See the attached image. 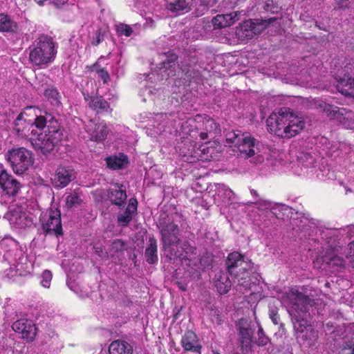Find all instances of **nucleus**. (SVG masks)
<instances>
[{
  "label": "nucleus",
  "instance_id": "obj_1",
  "mask_svg": "<svg viewBox=\"0 0 354 354\" xmlns=\"http://www.w3.org/2000/svg\"><path fill=\"white\" fill-rule=\"evenodd\" d=\"M37 129L31 130L29 140L33 148L44 154L50 153L62 139L63 133L58 122L50 115L37 116L35 120Z\"/></svg>",
  "mask_w": 354,
  "mask_h": 354
},
{
  "label": "nucleus",
  "instance_id": "obj_2",
  "mask_svg": "<svg viewBox=\"0 0 354 354\" xmlns=\"http://www.w3.org/2000/svg\"><path fill=\"white\" fill-rule=\"evenodd\" d=\"M158 228L164 253L170 260L188 258L190 254L195 253L194 247L180 239V230L174 221H160Z\"/></svg>",
  "mask_w": 354,
  "mask_h": 354
},
{
  "label": "nucleus",
  "instance_id": "obj_3",
  "mask_svg": "<svg viewBox=\"0 0 354 354\" xmlns=\"http://www.w3.org/2000/svg\"><path fill=\"white\" fill-rule=\"evenodd\" d=\"M268 131L281 138H292L299 133L305 127L301 115L292 112L289 108H281L272 113L267 119Z\"/></svg>",
  "mask_w": 354,
  "mask_h": 354
},
{
  "label": "nucleus",
  "instance_id": "obj_4",
  "mask_svg": "<svg viewBox=\"0 0 354 354\" xmlns=\"http://www.w3.org/2000/svg\"><path fill=\"white\" fill-rule=\"evenodd\" d=\"M57 49L53 39L41 35L33 44V48L29 53V60L35 66L46 65L55 59Z\"/></svg>",
  "mask_w": 354,
  "mask_h": 354
},
{
  "label": "nucleus",
  "instance_id": "obj_5",
  "mask_svg": "<svg viewBox=\"0 0 354 354\" xmlns=\"http://www.w3.org/2000/svg\"><path fill=\"white\" fill-rule=\"evenodd\" d=\"M226 265L229 274L237 279L239 286L247 288L250 285L248 271L250 268V264L244 260L240 253H230L227 257Z\"/></svg>",
  "mask_w": 354,
  "mask_h": 354
},
{
  "label": "nucleus",
  "instance_id": "obj_6",
  "mask_svg": "<svg viewBox=\"0 0 354 354\" xmlns=\"http://www.w3.org/2000/svg\"><path fill=\"white\" fill-rule=\"evenodd\" d=\"M315 106L327 116L336 120L344 127L354 129V111L335 106L321 100H315Z\"/></svg>",
  "mask_w": 354,
  "mask_h": 354
},
{
  "label": "nucleus",
  "instance_id": "obj_7",
  "mask_svg": "<svg viewBox=\"0 0 354 354\" xmlns=\"http://www.w3.org/2000/svg\"><path fill=\"white\" fill-rule=\"evenodd\" d=\"M263 145L254 138L245 134L237 149L239 156L249 160L254 165H261L264 162V156L261 153Z\"/></svg>",
  "mask_w": 354,
  "mask_h": 354
},
{
  "label": "nucleus",
  "instance_id": "obj_8",
  "mask_svg": "<svg viewBox=\"0 0 354 354\" xmlns=\"http://www.w3.org/2000/svg\"><path fill=\"white\" fill-rule=\"evenodd\" d=\"M6 157L13 171L17 174H23L33 163L32 153L24 147L9 150Z\"/></svg>",
  "mask_w": 354,
  "mask_h": 354
},
{
  "label": "nucleus",
  "instance_id": "obj_9",
  "mask_svg": "<svg viewBox=\"0 0 354 354\" xmlns=\"http://www.w3.org/2000/svg\"><path fill=\"white\" fill-rule=\"evenodd\" d=\"M311 303L312 300L308 296H305L302 293L297 295L296 302L293 304L295 310L298 313V315H295V321L293 322L297 337L311 328L306 319L300 315V313L306 314L308 306H312Z\"/></svg>",
  "mask_w": 354,
  "mask_h": 354
},
{
  "label": "nucleus",
  "instance_id": "obj_10",
  "mask_svg": "<svg viewBox=\"0 0 354 354\" xmlns=\"http://www.w3.org/2000/svg\"><path fill=\"white\" fill-rule=\"evenodd\" d=\"M42 230L46 234L57 236L62 234L61 213L58 209H48L41 215Z\"/></svg>",
  "mask_w": 354,
  "mask_h": 354
},
{
  "label": "nucleus",
  "instance_id": "obj_11",
  "mask_svg": "<svg viewBox=\"0 0 354 354\" xmlns=\"http://www.w3.org/2000/svg\"><path fill=\"white\" fill-rule=\"evenodd\" d=\"M238 331L239 342L243 353L252 351L253 335L254 330L251 327L250 322L246 319H240L236 324Z\"/></svg>",
  "mask_w": 354,
  "mask_h": 354
},
{
  "label": "nucleus",
  "instance_id": "obj_12",
  "mask_svg": "<svg viewBox=\"0 0 354 354\" xmlns=\"http://www.w3.org/2000/svg\"><path fill=\"white\" fill-rule=\"evenodd\" d=\"M344 72V77L338 82L337 88L342 94L354 98V61L345 66Z\"/></svg>",
  "mask_w": 354,
  "mask_h": 354
},
{
  "label": "nucleus",
  "instance_id": "obj_13",
  "mask_svg": "<svg viewBox=\"0 0 354 354\" xmlns=\"http://www.w3.org/2000/svg\"><path fill=\"white\" fill-rule=\"evenodd\" d=\"M12 329L21 333L22 338L28 342L34 340L37 335V328L32 320L27 318H21L12 323Z\"/></svg>",
  "mask_w": 354,
  "mask_h": 354
},
{
  "label": "nucleus",
  "instance_id": "obj_14",
  "mask_svg": "<svg viewBox=\"0 0 354 354\" xmlns=\"http://www.w3.org/2000/svg\"><path fill=\"white\" fill-rule=\"evenodd\" d=\"M0 187L3 193L14 197L20 190L21 185L11 174L2 170L0 171Z\"/></svg>",
  "mask_w": 354,
  "mask_h": 354
},
{
  "label": "nucleus",
  "instance_id": "obj_15",
  "mask_svg": "<svg viewBox=\"0 0 354 354\" xmlns=\"http://www.w3.org/2000/svg\"><path fill=\"white\" fill-rule=\"evenodd\" d=\"M86 132L90 139L93 141L104 140L107 136L106 124L103 122L90 120L85 125Z\"/></svg>",
  "mask_w": 354,
  "mask_h": 354
},
{
  "label": "nucleus",
  "instance_id": "obj_16",
  "mask_svg": "<svg viewBox=\"0 0 354 354\" xmlns=\"http://www.w3.org/2000/svg\"><path fill=\"white\" fill-rule=\"evenodd\" d=\"M75 178V172L70 167L60 166L57 169L53 185L56 187H65L70 182Z\"/></svg>",
  "mask_w": 354,
  "mask_h": 354
},
{
  "label": "nucleus",
  "instance_id": "obj_17",
  "mask_svg": "<svg viewBox=\"0 0 354 354\" xmlns=\"http://www.w3.org/2000/svg\"><path fill=\"white\" fill-rule=\"evenodd\" d=\"M275 20L274 18H271L269 20H259L254 21L250 20L245 21L243 28L245 32V36L252 37L253 35H259L263 31L269 24Z\"/></svg>",
  "mask_w": 354,
  "mask_h": 354
},
{
  "label": "nucleus",
  "instance_id": "obj_18",
  "mask_svg": "<svg viewBox=\"0 0 354 354\" xmlns=\"http://www.w3.org/2000/svg\"><path fill=\"white\" fill-rule=\"evenodd\" d=\"M24 113L19 114L14 121L13 130L17 136L25 138L30 136H31V130L33 129V124L30 121H27L24 118Z\"/></svg>",
  "mask_w": 354,
  "mask_h": 354
},
{
  "label": "nucleus",
  "instance_id": "obj_19",
  "mask_svg": "<svg viewBox=\"0 0 354 354\" xmlns=\"http://www.w3.org/2000/svg\"><path fill=\"white\" fill-rule=\"evenodd\" d=\"M8 219L10 224L18 229H24L30 227L32 222L30 218H28L25 212H22L17 209H14L10 212L8 215Z\"/></svg>",
  "mask_w": 354,
  "mask_h": 354
},
{
  "label": "nucleus",
  "instance_id": "obj_20",
  "mask_svg": "<svg viewBox=\"0 0 354 354\" xmlns=\"http://www.w3.org/2000/svg\"><path fill=\"white\" fill-rule=\"evenodd\" d=\"M238 15V12L225 15H217L212 19V22L215 28H223L234 24L239 19Z\"/></svg>",
  "mask_w": 354,
  "mask_h": 354
},
{
  "label": "nucleus",
  "instance_id": "obj_21",
  "mask_svg": "<svg viewBox=\"0 0 354 354\" xmlns=\"http://www.w3.org/2000/svg\"><path fill=\"white\" fill-rule=\"evenodd\" d=\"M181 345L185 351L200 352L201 346L198 344L196 335L191 330L186 332L182 337Z\"/></svg>",
  "mask_w": 354,
  "mask_h": 354
},
{
  "label": "nucleus",
  "instance_id": "obj_22",
  "mask_svg": "<svg viewBox=\"0 0 354 354\" xmlns=\"http://www.w3.org/2000/svg\"><path fill=\"white\" fill-rule=\"evenodd\" d=\"M166 8L176 15L188 12L190 10L188 0H169L167 2Z\"/></svg>",
  "mask_w": 354,
  "mask_h": 354
},
{
  "label": "nucleus",
  "instance_id": "obj_23",
  "mask_svg": "<svg viewBox=\"0 0 354 354\" xmlns=\"http://www.w3.org/2000/svg\"><path fill=\"white\" fill-rule=\"evenodd\" d=\"M109 354H133L132 346L124 340L113 341L109 346Z\"/></svg>",
  "mask_w": 354,
  "mask_h": 354
},
{
  "label": "nucleus",
  "instance_id": "obj_24",
  "mask_svg": "<svg viewBox=\"0 0 354 354\" xmlns=\"http://www.w3.org/2000/svg\"><path fill=\"white\" fill-rule=\"evenodd\" d=\"M298 341L306 347L315 346L318 339V332L309 328L306 332L297 337Z\"/></svg>",
  "mask_w": 354,
  "mask_h": 354
},
{
  "label": "nucleus",
  "instance_id": "obj_25",
  "mask_svg": "<svg viewBox=\"0 0 354 354\" xmlns=\"http://www.w3.org/2000/svg\"><path fill=\"white\" fill-rule=\"evenodd\" d=\"M145 256L146 261L150 263H156L158 260V246L157 241L154 238L149 239L148 245L145 249Z\"/></svg>",
  "mask_w": 354,
  "mask_h": 354
},
{
  "label": "nucleus",
  "instance_id": "obj_26",
  "mask_svg": "<svg viewBox=\"0 0 354 354\" xmlns=\"http://www.w3.org/2000/svg\"><path fill=\"white\" fill-rule=\"evenodd\" d=\"M108 196L111 203L118 206L124 205L127 200L126 191L120 188L110 189Z\"/></svg>",
  "mask_w": 354,
  "mask_h": 354
},
{
  "label": "nucleus",
  "instance_id": "obj_27",
  "mask_svg": "<svg viewBox=\"0 0 354 354\" xmlns=\"http://www.w3.org/2000/svg\"><path fill=\"white\" fill-rule=\"evenodd\" d=\"M107 166L113 169L124 168L127 164V156L120 153L119 156H110L106 159Z\"/></svg>",
  "mask_w": 354,
  "mask_h": 354
},
{
  "label": "nucleus",
  "instance_id": "obj_28",
  "mask_svg": "<svg viewBox=\"0 0 354 354\" xmlns=\"http://www.w3.org/2000/svg\"><path fill=\"white\" fill-rule=\"evenodd\" d=\"M66 205L68 208L77 207L83 203L82 192L79 190H73L68 193L65 198Z\"/></svg>",
  "mask_w": 354,
  "mask_h": 354
},
{
  "label": "nucleus",
  "instance_id": "obj_29",
  "mask_svg": "<svg viewBox=\"0 0 354 354\" xmlns=\"http://www.w3.org/2000/svg\"><path fill=\"white\" fill-rule=\"evenodd\" d=\"M216 286L218 292L221 295L227 293L231 288L232 282L225 274H221L219 276H216Z\"/></svg>",
  "mask_w": 354,
  "mask_h": 354
},
{
  "label": "nucleus",
  "instance_id": "obj_30",
  "mask_svg": "<svg viewBox=\"0 0 354 354\" xmlns=\"http://www.w3.org/2000/svg\"><path fill=\"white\" fill-rule=\"evenodd\" d=\"M323 262L326 263L328 268L333 271L339 270L344 266V261L342 258L336 255H326L322 257Z\"/></svg>",
  "mask_w": 354,
  "mask_h": 354
},
{
  "label": "nucleus",
  "instance_id": "obj_31",
  "mask_svg": "<svg viewBox=\"0 0 354 354\" xmlns=\"http://www.w3.org/2000/svg\"><path fill=\"white\" fill-rule=\"evenodd\" d=\"M216 190L217 196L222 199L223 203H228L235 198L233 191L224 184H218Z\"/></svg>",
  "mask_w": 354,
  "mask_h": 354
},
{
  "label": "nucleus",
  "instance_id": "obj_32",
  "mask_svg": "<svg viewBox=\"0 0 354 354\" xmlns=\"http://www.w3.org/2000/svg\"><path fill=\"white\" fill-rule=\"evenodd\" d=\"M17 28L16 22L7 15H0V32H14Z\"/></svg>",
  "mask_w": 354,
  "mask_h": 354
},
{
  "label": "nucleus",
  "instance_id": "obj_33",
  "mask_svg": "<svg viewBox=\"0 0 354 354\" xmlns=\"http://www.w3.org/2000/svg\"><path fill=\"white\" fill-rule=\"evenodd\" d=\"M253 203L255 204L257 208L262 212H266L272 215H275L276 205L272 202L262 198H259Z\"/></svg>",
  "mask_w": 354,
  "mask_h": 354
},
{
  "label": "nucleus",
  "instance_id": "obj_34",
  "mask_svg": "<svg viewBox=\"0 0 354 354\" xmlns=\"http://www.w3.org/2000/svg\"><path fill=\"white\" fill-rule=\"evenodd\" d=\"M339 230L335 228L326 229L322 231L321 236L322 239H324L327 244L329 245L330 248H332L335 240L338 238Z\"/></svg>",
  "mask_w": 354,
  "mask_h": 354
},
{
  "label": "nucleus",
  "instance_id": "obj_35",
  "mask_svg": "<svg viewBox=\"0 0 354 354\" xmlns=\"http://www.w3.org/2000/svg\"><path fill=\"white\" fill-rule=\"evenodd\" d=\"M245 135V133H242L240 131H229L225 134V142L229 145H234L238 147Z\"/></svg>",
  "mask_w": 354,
  "mask_h": 354
},
{
  "label": "nucleus",
  "instance_id": "obj_36",
  "mask_svg": "<svg viewBox=\"0 0 354 354\" xmlns=\"http://www.w3.org/2000/svg\"><path fill=\"white\" fill-rule=\"evenodd\" d=\"M126 248V243L121 239H115L109 248V254L111 257H118Z\"/></svg>",
  "mask_w": 354,
  "mask_h": 354
},
{
  "label": "nucleus",
  "instance_id": "obj_37",
  "mask_svg": "<svg viewBox=\"0 0 354 354\" xmlns=\"http://www.w3.org/2000/svg\"><path fill=\"white\" fill-rule=\"evenodd\" d=\"M44 95L47 98L48 101L50 102L53 105H59L61 103L60 95L57 88L53 86L45 88L44 91Z\"/></svg>",
  "mask_w": 354,
  "mask_h": 354
},
{
  "label": "nucleus",
  "instance_id": "obj_38",
  "mask_svg": "<svg viewBox=\"0 0 354 354\" xmlns=\"http://www.w3.org/2000/svg\"><path fill=\"white\" fill-rule=\"evenodd\" d=\"M91 106L97 111H107L109 109V104L102 97L93 98Z\"/></svg>",
  "mask_w": 354,
  "mask_h": 354
},
{
  "label": "nucleus",
  "instance_id": "obj_39",
  "mask_svg": "<svg viewBox=\"0 0 354 354\" xmlns=\"http://www.w3.org/2000/svg\"><path fill=\"white\" fill-rule=\"evenodd\" d=\"M0 247L3 250L9 252L17 248V243L10 236H5L0 241Z\"/></svg>",
  "mask_w": 354,
  "mask_h": 354
},
{
  "label": "nucleus",
  "instance_id": "obj_40",
  "mask_svg": "<svg viewBox=\"0 0 354 354\" xmlns=\"http://www.w3.org/2000/svg\"><path fill=\"white\" fill-rule=\"evenodd\" d=\"M93 70L98 75V77L103 80L104 84L109 82L110 77L108 71L104 68L100 67L97 63L93 65Z\"/></svg>",
  "mask_w": 354,
  "mask_h": 354
},
{
  "label": "nucleus",
  "instance_id": "obj_41",
  "mask_svg": "<svg viewBox=\"0 0 354 354\" xmlns=\"http://www.w3.org/2000/svg\"><path fill=\"white\" fill-rule=\"evenodd\" d=\"M132 219V213L127 209L118 216V222L122 226H127Z\"/></svg>",
  "mask_w": 354,
  "mask_h": 354
},
{
  "label": "nucleus",
  "instance_id": "obj_42",
  "mask_svg": "<svg viewBox=\"0 0 354 354\" xmlns=\"http://www.w3.org/2000/svg\"><path fill=\"white\" fill-rule=\"evenodd\" d=\"M51 279H52L51 272L48 270H44L41 274V286L46 288H48L50 286Z\"/></svg>",
  "mask_w": 354,
  "mask_h": 354
},
{
  "label": "nucleus",
  "instance_id": "obj_43",
  "mask_svg": "<svg viewBox=\"0 0 354 354\" xmlns=\"http://www.w3.org/2000/svg\"><path fill=\"white\" fill-rule=\"evenodd\" d=\"M269 342V338L265 335L262 327H259L258 330V339L256 341V344L259 346H263L266 345Z\"/></svg>",
  "mask_w": 354,
  "mask_h": 354
},
{
  "label": "nucleus",
  "instance_id": "obj_44",
  "mask_svg": "<svg viewBox=\"0 0 354 354\" xmlns=\"http://www.w3.org/2000/svg\"><path fill=\"white\" fill-rule=\"evenodd\" d=\"M117 31L119 35H125L126 37L131 36L133 32V30L129 26L122 24L118 26Z\"/></svg>",
  "mask_w": 354,
  "mask_h": 354
},
{
  "label": "nucleus",
  "instance_id": "obj_45",
  "mask_svg": "<svg viewBox=\"0 0 354 354\" xmlns=\"http://www.w3.org/2000/svg\"><path fill=\"white\" fill-rule=\"evenodd\" d=\"M346 257L348 260L351 266L354 268V241L348 245Z\"/></svg>",
  "mask_w": 354,
  "mask_h": 354
},
{
  "label": "nucleus",
  "instance_id": "obj_46",
  "mask_svg": "<svg viewBox=\"0 0 354 354\" xmlns=\"http://www.w3.org/2000/svg\"><path fill=\"white\" fill-rule=\"evenodd\" d=\"M205 125V130L208 132H212L215 131L217 129V124L214 122V120L210 118H208L205 120V122H204Z\"/></svg>",
  "mask_w": 354,
  "mask_h": 354
},
{
  "label": "nucleus",
  "instance_id": "obj_47",
  "mask_svg": "<svg viewBox=\"0 0 354 354\" xmlns=\"http://www.w3.org/2000/svg\"><path fill=\"white\" fill-rule=\"evenodd\" d=\"M104 39V33L102 32V29L100 28L97 30L95 34V37L93 38L91 44L94 46H97L100 44Z\"/></svg>",
  "mask_w": 354,
  "mask_h": 354
},
{
  "label": "nucleus",
  "instance_id": "obj_48",
  "mask_svg": "<svg viewBox=\"0 0 354 354\" xmlns=\"http://www.w3.org/2000/svg\"><path fill=\"white\" fill-rule=\"evenodd\" d=\"M349 0H335V8L338 9H346L348 7Z\"/></svg>",
  "mask_w": 354,
  "mask_h": 354
},
{
  "label": "nucleus",
  "instance_id": "obj_49",
  "mask_svg": "<svg viewBox=\"0 0 354 354\" xmlns=\"http://www.w3.org/2000/svg\"><path fill=\"white\" fill-rule=\"evenodd\" d=\"M127 211L130 212L131 213H134L137 210V201L136 199H130L128 206L126 209Z\"/></svg>",
  "mask_w": 354,
  "mask_h": 354
},
{
  "label": "nucleus",
  "instance_id": "obj_50",
  "mask_svg": "<svg viewBox=\"0 0 354 354\" xmlns=\"http://www.w3.org/2000/svg\"><path fill=\"white\" fill-rule=\"evenodd\" d=\"M341 230L346 232L350 239L354 238V225L347 226L345 229H342Z\"/></svg>",
  "mask_w": 354,
  "mask_h": 354
},
{
  "label": "nucleus",
  "instance_id": "obj_51",
  "mask_svg": "<svg viewBox=\"0 0 354 354\" xmlns=\"http://www.w3.org/2000/svg\"><path fill=\"white\" fill-rule=\"evenodd\" d=\"M270 317L274 324H277L279 323V317L277 315V313H276L273 310H272L270 313Z\"/></svg>",
  "mask_w": 354,
  "mask_h": 354
},
{
  "label": "nucleus",
  "instance_id": "obj_52",
  "mask_svg": "<svg viewBox=\"0 0 354 354\" xmlns=\"http://www.w3.org/2000/svg\"><path fill=\"white\" fill-rule=\"evenodd\" d=\"M96 253L102 258H107L109 255V251L106 252H103V250L101 248H96Z\"/></svg>",
  "mask_w": 354,
  "mask_h": 354
},
{
  "label": "nucleus",
  "instance_id": "obj_53",
  "mask_svg": "<svg viewBox=\"0 0 354 354\" xmlns=\"http://www.w3.org/2000/svg\"><path fill=\"white\" fill-rule=\"evenodd\" d=\"M201 5L205 6H211L216 3V0H199Z\"/></svg>",
  "mask_w": 354,
  "mask_h": 354
},
{
  "label": "nucleus",
  "instance_id": "obj_54",
  "mask_svg": "<svg viewBox=\"0 0 354 354\" xmlns=\"http://www.w3.org/2000/svg\"><path fill=\"white\" fill-rule=\"evenodd\" d=\"M343 354H354V344L349 348H345Z\"/></svg>",
  "mask_w": 354,
  "mask_h": 354
},
{
  "label": "nucleus",
  "instance_id": "obj_55",
  "mask_svg": "<svg viewBox=\"0 0 354 354\" xmlns=\"http://www.w3.org/2000/svg\"><path fill=\"white\" fill-rule=\"evenodd\" d=\"M66 2V0H55L53 3L56 6V7H59L64 5Z\"/></svg>",
  "mask_w": 354,
  "mask_h": 354
},
{
  "label": "nucleus",
  "instance_id": "obj_56",
  "mask_svg": "<svg viewBox=\"0 0 354 354\" xmlns=\"http://www.w3.org/2000/svg\"><path fill=\"white\" fill-rule=\"evenodd\" d=\"M199 136L201 139L204 140L208 138V131L201 132Z\"/></svg>",
  "mask_w": 354,
  "mask_h": 354
},
{
  "label": "nucleus",
  "instance_id": "obj_57",
  "mask_svg": "<svg viewBox=\"0 0 354 354\" xmlns=\"http://www.w3.org/2000/svg\"><path fill=\"white\" fill-rule=\"evenodd\" d=\"M250 193L254 197H258L259 196V194H258L256 190H254V189H250Z\"/></svg>",
  "mask_w": 354,
  "mask_h": 354
},
{
  "label": "nucleus",
  "instance_id": "obj_58",
  "mask_svg": "<svg viewBox=\"0 0 354 354\" xmlns=\"http://www.w3.org/2000/svg\"><path fill=\"white\" fill-rule=\"evenodd\" d=\"M170 63H171V62H167V64H169V66H171L170 65Z\"/></svg>",
  "mask_w": 354,
  "mask_h": 354
},
{
  "label": "nucleus",
  "instance_id": "obj_59",
  "mask_svg": "<svg viewBox=\"0 0 354 354\" xmlns=\"http://www.w3.org/2000/svg\"><path fill=\"white\" fill-rule=\"evenodd\" d=\"M214 354H220V353L218 352H215V353H214Z\"/></svg>",
  "mask_w": 354,
  "mask_h": 354
},
{
  "label": "nucleus",
  "instance_id": "obj_60",
  "mask_svg": "<svg viewBox=\"0 0 354 354\" xmlns=\"http://www.w3.org/2000/svg\"><path fill=\"white\" fill-rule=\"evenodd\" d=\"M163 64H164V65H165V64H165V62H163ZM164 67H165V68H166V66H164Z\"/></svg>",
  "mask_w": 354,
  "mask_h": 354
},
{
  "label": "nucleus",
  "instance_id": "obj_61",
  "mask_svg": "<svg viewBox=\"0 0 354 354\" xmlns=\"http://www.w3.org/2000/svg\"><path fill=\"white\" fill-rule=\"evenodd\" d=\"M234 354H239V353H234Z\"/></svg>",
  "mask_w": 354,
  "mask_h": 354
}]
</instances>
